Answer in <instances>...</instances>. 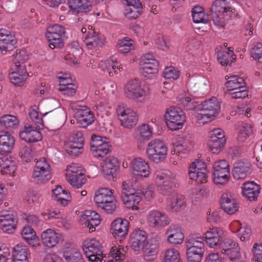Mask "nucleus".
I'll list each match as a JSON object with an SVG mask.
<instances>
[{
	"instance_id": "obj_30",
	"label": "nucleus",
	"mask_w": 262,
	"mask_h": 262,
	"mask_svg": "<svg viewBox=\"0 0 262 262\" xmlns=\"http://www.w3.org/2000/svg\"><path fill=\"white\" fill-rule=\"evenodd\" d=\"M101 166L104 175L113 176L118 168V160L114 157H107L101 163Z\"/></svg>"
},
{
	"instance_id": "obj_33",
	"label": "nucleus",
	"mask_w": 262,
	"mask_h": 262,
	"mask_svg": "<svg viewBox=\"0 0 262 262\" xmlns=\"http://www.w3.org/2000/svg\"><path fill=\"white\" fill-rule=\"evenodd\" d=\"M0 168L2 174L13 175L16 169L15 162L7 156H0Z\"/></svg>"
},
{
	"instance_id": "obj_34",
	"label": "nucleus",
	"mask_w": 262,
	"mask_h": 262,
	"mask_svg": "<svg viewBox=\"0 0 262 262\" xmlns=\"http://www.w3.org/2000/svg\"><path fill=\"white\" fill-rule=\"evenodd\" d=\"M226 79L228 80L226 83V87L230 91L243 89L246 87L245 80L236 75L226 76Z\"/></svg>"
},
{
	"instance_id": "obj_36",
	"label": "nucleus",
	"mask_w": 262,
	"mask_h": 262,
	"mask_svg": "<svg viewBox=\"0 0 262 262\" xmlns=\"http://www.w3.org/2000/svg\"><path fill=\"white\" fill-rule=\"evenodd\" d=\"M19 124L17 117L14 115H5L0 118L1 128L12 129L16 128Z\"/></svg>"
},
{
	"instance_id": "obj_10",
	"label": "nucleus",
	"mask_w": 262,
	"mask_h": 262,
	"mask_svg": "<svg viewBox=\"0 0 262 262\" xmlns=\"http://www.w3.org/2000/svg\"><path fill=\"white\" fill-rule=\"evenodd\" d=\"M221 208L228 214H233L238 209V203L234 194L226 191L223 193L220 198Z\"/></svg>"
},
{
	"instance_id": "obj_38",
	"label": "nucleus",
	"mask_w": 262,
	"mask_h": 262,
	"mask_svg": "<svg viewBox=\"0 0 262 262\" xmlns=\"http://www.w3.org/2000/svg\"><path fill=\"white\" fill-rule=\"evenodd\" d=\"M23 238L32 247L37 245L38 238L34 230L29 226L25 227L21 232Z\"/></svg>"
},
{
	"instance_id": "obj_18",
	"label": "nucleus",
	"mask_w": 262,
	"mask_h": 262,
	"mask_svg": "<svg viewBox=\"0 0 262 262\" xmlns=\"http://www.w3.org/2000/svg\"><path fill=\"white\" fill-rule=\"evenodd\" d=\"M17 223L15 216L12 214L6 213V212H0V227L7 233H13Z\"/></svg>"
},
{
	"instance_id": "obj_58",
	"label": "nucleus",
	"mask_w": 262,
	"mask_h": 262,
	"mask_svg": "<svg viewBox=\"0 0 262 262\" xmlns=\"http://www.w3.org/2000/svg\"><path fill=\"white\" fill-rule=\"evenodd\" d=\"M252 129L251 126L249 125L243 126L239 130L237 140L238 141L243 142L247 139V137L251 133Z\"/></svg>"
},
{
	"instance_id": "obj_39",
	"label": "nucleus",
	"mask_w": 262,
	"mask_h": 262,
	"mask_svg": "<svg viewBox=\"0 0 262 262\" xmlns=\"http://www.w3.org/2000/svg\"><path fill=\"white\" fill-rule=\"evenodd\" d=\"M102 246L100 243L95 239H91L89 242L85 241L83 244V251L85 254V251H90V253H96L101 252L102 251Z\"/></svg>"
},
{
	"instance_id": "obj_11",
	"label": "nucleus",
	"mask_w": 262,
	"mask_h": 262,
	"mask_svg": "<svg viewBox=\"0 0 262 262\" xmlns=\"http://www.w3.org/2000/svg\"><path fill=\"white\" fill-rule=\"evenodd\" d=\"M68 182L74 188H79L82 186V168L78 164L74 163L69 166L67 170Z\"/></svg>"
},
{
	"instance_id": "obj_60",
	"label": "nucleus",
	"mask_w": 262,
	"mask_h": 262,
	"mask_svg": "<svg viewBox=\"0 0 262 262\" xmlns=\"http://www.w3.org/2000/svg\"><path fill=\"white\" fill-rule=\"evenodd\" d=\"M193 20L194 23L198 24L206 25L209 22L208 15L205 12L192 14Z\"/></svg>"
},
{
	"instance_id": "obj_47",
	"label": "nucleus",
	"mask_w": 262,
	"mask_h": 262,
	"mask_svg": "<svg viewBox=\"0 0 262 262\" xmlns=\"http://www.w3.org/2000/svg\"><path fill=\"white\" fill-rule=\"evenodd\" d=\"M29 59V55L24 49L17 50L14 56L13 62L18 68L20 66H25V62Z\"/></svg>"
},
{
	"instance_id": "obj_43",
	"label": "nucleus",
	"mask_w": 262,
	"mask_h": 262,
	"mask_svg": "<svg viewBox=\"0 0 262 262\" xmlns=\"http://www.w3.org/2000/svg\"><path fill=\"white\" fill-rule=\"evenodd\" d=\"M231 14L228 13H210L214 25L219 28H224Z\"/></svg>"
},
{
	"instance_id": "obj_56",
	"label": "nucleus",
	"mask_w": 262,
	"mask_h": 262,
	"mask_svg": "<svg viewBox=\"0 0 262 262\" xmlns=\"http://www.w3.org/2000/svg\"><path fill=\"white\" fill-rule=\"evenodd\" d=\"M164 77L166 79L176 80L180 76V72L173 67H167L163 73Z\"/></svg>"
},
{
	"instance_id": "obj_62",
	"label": "nucleus",
	"mask_w": 262,
	"mask_h": 262,
	"mask_svg": "<svg viewBox=\"0 0 262 262\" xmlns=\"http://www.w3.org/2000/svg\"><path fill=\"white\" fill-rule=\"evenodd\" d=\"M122 190L121 193V198L124 196H126L129 193H134L137 191V189H139L138 185L132 186L130 187L129 183H127L126 182H124L122 183Z\"/></svg>"
},
{
	"instance_id": "obj_19",
	"label": "nucleus",
	"mask_w": 262,
	"mask_h": 262,
	"mask_svg": "<svg viewBox=\"0 0 262 262\" xmlns=\"http://www.w3.org/2000/svg\"><path fill=\"white\" fill-rule=\"evenodd\" d=\"M223 231L219 228H212L205 233L207 244L210 247L217 249L223 239Z\"/></svg>"
},
{
	"instance_id": "obj_46",
	"label": "nucleus",
	"mask_w": 262,
	"mask_h": 262,
	"mask_svg": "<svg viewBox=\"0 0 262 262\" xmlns=\"http://www.w3.org/2000/svg\"><path fill=\"white\" fill-rule=\"evenodd\" d=\"M233 51L229 49L227 51H220L217 53V60L222 66L230 64L233 60Z\"/></svg>"
},
{
	"instance_id": "obj_3",
	"label": "nucleus",
	"mask_w": 262,
	"mask_h": 262,
	"mask_svg": "<svg viewBox=\"0 0 262 262\" xmlns=\"http://www.w3.org/2000/svg\"><path fill=\"white\" fill-rule=\"evenodd\" d=\"M66 31L63 27L58 24L50 26L47 29L46 36L51 49L61 48L63 46V39Z\"/></svg>"
},
{
	"instance_id": "obj_49",
	"label": "nucleus",
	"mask_w": 262,
	"mask_h": 262,
	"mask_svg": "<svg viewBox=\"0 0 262 262\" xmlns=\"http://www.w3.org/2000/svg\"><path fill=\"white\" fill-rule=\"evenodd\" d=\"M180 261L179 252L175 249H169L165 252V262H179Z\"/></svg>"
},
{
	"instance_id": "obj_59",
	"label": "nucleus",
	"mask_w": 262,
	"mask_h": 262,
	"mask_svg": "<svg viewBox=\"0 0 262 262\" xmlns=\"http://www.w3.org/2000/svg\"><path fill=\"white\" fill-rule=\"evenodd\" d=\"M68 4L73 13L78 14L82 12V0H69Z\"/></svg>"
},
{
	"instance_id": "obj_44",
	"label": "nucleus",
	"mask_w": 262,
	"mask_h": 262,
	"mask_svg": "<svg viewBox=\"0 0 262 262\" xmlns=\"http://www.w3.org/2000/svg\"><path fill=\"white\" fill-rule=\"evenodd\" d=\"M48 218L49 219H56L60 220L59 222L61 223L62 226L66 229H69L72 227L70 220L67 219L62 212L59 210H54L49 212Z\"/></svg>"
},
{
	"instance_id": "obj_16",
	"label": "nucleus",
	"mask_w": 262,
	"mask_h": 262,
	"mask_svg": "<svg viewBox=\"0 0 262 262\" xmlns=\"http://www.w3.org/2000/svg\"><path fill=\"white\" fill-rule=\"evenodd\" d=\"M129 242L134 251L144 249L148 246L146 232L141 230L134 231L130 235Z\"/></svg>"
},
{
	"instance_id": "obj_26",
	"label": "nucleus",
	"mask_w": 262,
	"mask_h": 262,
	"mask_svg": "<svg viewBox=\"0 0 262 262\" xmlns=\"http://www.w3.org/2000/svg\"><path fill=\"white\" fill-rule=\"evenodd\" d=\"M19 136L22 140L28 142H35L41 139L40 133L31 126H25Z\"/></svg>"
},
{
	"instance_id": "obj_32",
	"label": "nucleus",
	"mask_w": 262,
	"mask_h": 262,
	"mask_svg": "<svg viewBox=\"0 0 262 262\" xmlns=\"http://www.w3.org/2000/svg\"><path fill=\"white\" fill-rule=\"evenodd\" d=\"M112 200H115V197L113 195L112 190L107 188L99 189L95 193L94 201L98 205H103L106 202H109Z\"/></svg>"
},
{
	"instance_id": "obj_50",
	"label": "nucleus",
	"mask_w": 262,
	"mask_h": 262,
	"mask_svg": "<svg viewBox=\"0 0 262 262\" xmlns=\"http://www.w3.org/2000/svg\"><path fill=\"white\" fill-rule=\"evenodd\" d=\"M19 156L23 161L28 163L33 159L34 152L30 147L26 146L20 150Z\"/></svg>"
},
{
	"instance_id": "obj_22",
	"label": "nucleus",
	"mask_w": 262,
	"mask_h": 262,
	"mask_svg": "<svg viewBox=\"0 0 262 262\" xmlns=\"http://www.w3.org/2000/svg\"><path fill=\"white\" fill-rule=\"evenodd\" d=\"M148 221L154 227H165L169 225V218L164 213L158 210L151 211L148 215Z\"/></svg>"
},
{
	"instance_id": "obj_45",
	"label": "nucleus",
	"mask_w": 262,
	"mask_h": 262,
	"mask_svg": "<svg viewBox=\"0 0 262 262\" xmlns=\"http://www.w3.org/2000/svg\"><path fill=\"white\" fill-rule=\"evenodd\" d=\"M187 248V259L189 262H200L203 255L204 249L199 248Z\"/></svg>"
},
{
	"instance_id": "obj_63",
	"label": "nucleus",
	"mask_w": 262,
	"mask_h": 262,
	"mask_svg": "<svg viewBox=\"0 0 262 262\" xmlns=\"http://www.w3.org/2000/svg\"><path fill=\"white\" fill-rule=\"evenodd\" d=\"M138 130L140 136L144 139H148L152 135V132L147 124L141 125Z\"/></svg>"
},
{
	"instance_id": "obj_14",
	"label": "nucleus",
	"mask_w": 262,
	"mask_h": 262,
	"mask_svg": "<svg viewBox=\"0 0 262 262\" xmlns=\"http://www.w3.org/2000/svg\"><path fill=\"white\" fill-rule=\"evenodd\" d=\"M128 226L129 222L127 220L121 218L116 219L111 224L112 234L116 239L121 241L127 235Z\"/></svg>"
},
{
	"instance_id": "obj_15",
	"label": "nucleus",
	"mask_w": 262,
	"mask_h": 262,
	"mask_svg": "<svg viewBox=\"0 0 262 262\" xmlns=\"http://www.w3.org/2000/svg\"><path fill=\"white\" fill-rule=\"evenodd\" d=\"M41 238L43 244L49 248H53L63 241L62 235L52 229L43 231L41 233Z\"/></svg>"
},
{
	"instance_id": "obj_13",
	"label": "nucleus",
	"mask_w": 262,
	"mask_h": 262,
	"mask_svg": "<svg viewBox=\"0 0 262 262\" xmlns=\"http://www.w3.org/2000/svg\"><path fill=\"white\" fill-rule=\"evenodd\" d=\"M124 93L128 98L134 99L142 97L144 91L141 88L140 80L135 78L126 83L124 87Z\"/></svg>"
},
{
	"instance_id": "obj_37",
	"label": "nucleus",
	"mask_w": 262,
	"mask_h": 262,
	"mask_svg": "<svg viewBox=\"0 0 262 262\" xmlns=\"http://www.w3.org/2000/svg\"><path fill=\"white\" fill-rule=\"evenodd\" d=\"M210 13L231 14V8L228 7L226 3V0H216L212 4L210 8Z\"/></svg>"
},
{
	"instance_id": "obj_57",
	"label": "nucleus",
	"mask_w": 262,
	"mask_h": 262,
	"mask_svg": "<svg viewBox=\"0 0 262 262\" xmlns=\"http://www.w3.org/2000/svg\"><path fill=\"white\" fill-rule=\"evenodd\" d=\"M64 257L68 262H82L80 252L76 250L71 254L68 252H64Z\"/></svg>"
},
{
	"instance_id": "obj_2",
	"label": "nucleus",
	"mask_w": 262,
	"mask_h": 262,
	"mask_svg": "<svg viewBox=\"0 0 262 262\" xmlns=\"http://www.w3.org/2000/svg\"><path fill=\"white\" fill-rule=\"evenodd\" d=\"M167 148L163 141L159 139L150 141L146 148V154L149 160L155 163L163 162L166 159Z\"/></svg>"
},
{
	"instance_id": "obj_54",
	"label": "nucleus",
	"mask_w": 262,
	"mask_h": 262,
	"mask_svg": "<svg viewBox=\"0 0 262 262\" xmlns=\"http://www.w3.org/2000/svg\"><path fill=\"white\" fill-rule=\"evenodd\" d=\"M152 67H142L140 68V72L144 77H149L150 75L155 74L158 73L159 66L158 62H154Z\"/></svg>"
},
{
	"instance_id": "obj_64",
	"label": "nucleus",
	"mask_w": 262,
	"mask_h": 262,
	"mask_svg": "<svg viewBox=\"0 0 262 262\" xmlns=\"http://www.w3.org/2000/svg\"><path fill=\"white\" fill-rule=\"evenodd\" d=\"M115 200H112L109 202H106L103 205H98V207L104 210L108 213H113L116 209V206L114 202Z\"/></svg>"
},
{
	"instance_id": "obj_42",
	"label": "nucleus",
	"mask_w": 262,
	"mask_h": 262,
	"mask_svg": "<svg viewBox=\"0 0 262 262\" xmlns=\"http://www.w3.org/2000/svg\"><path fill=\"white\" fill-rule=\"evenodd\" d=\"M226 139H217L215 136H211L208 143L209 147L213 154L219 153L224 147Z\"/></svg>"
},
{
	"instance_id": "obj_28",
	"label": "nucleus",
	"mask_w": 262,
	"mask_h": 262,
	"mask_svg": "<svg viewBox=\"0 0 262 262\" xmlns=\"http://www.w3.org/2000/svg\"><path fill=\"white\" fill-rule=\"evenodd\" d=\"M52 198L57 201L62 206H66L70 201V196L69 192L63 189L60 185H57L56 188L52 190Z\"/></svg>"
},
{
	"instance_id": "obj_51",
	"label": "nucleus",
	"mask_w": 262,
	"mask_h": 262,
	"mask_svg": "<svg viewBox=\"0 0 262 262\" xmlns=\"http://www.w3.org/2000/svg\"><path fill=\"white\" fill-rule=\"evenodd\" d=\"M190 179L196 181L198 183H205L207 182L206 171H191L189 172Z\"/></svg>"
},
{
	"instance_id": "obj_21",
	"label": "nucleus",
	"mask_w": 262,
	"mask_h": 262,
	"mask_svg": "<svg viewBox=\"0 0 262 262\" xmlns=\"http://www.w3.org/2000/svg\"><path fill=\"white\" fill-rule=\"evenodd\" d=\"M82 133L81 132L74 134L72 137L71 142L66 147L67 154L72 157H76L81 153Z\"/></svg>"
},
{
	"instance_id": "obj_5",
	"label": "nucleus",
	"mask_w": 262,
	"mask_h": 262,
	"mask_svg": "<svg viewBox=\"0 0 262 262\" xmlns=\"http://www.w3.org/2000/svg\"><path fill=\"white\" fill-rule=\"evenodd\" d=\"M32 178L34 182L39 184H45L50 179V166L45 159L41 158L36 162Z\"/></svg>"
},
{
	"instance_id": "obj_29",
	"label": "nucleus",
	"mask_w": 262,
	"mask_h": 262,
	"mask_svg": "<svg viewBox=\"0 0 262 262\" xmlns=\"http://www.w3.org/2000/svg\"><path fill=\"white\" fill-rule=\"evenodd\" d=\"M185 206V198L182 195H176L168 199L166 209L169 211H179Z\"/></svg>"
},
{
	"instance_id": "obj_52",
	"label": "nucleus",
	"mask_w": 262,
	"mask_h": 262,
	"mask_svg": "<svg viewBox=\"0 0 262 262\" xmlns=\"http://www.w3.org/2000/svg\"><path fill=\"white\" fill-rule=\"evenodd\" d=\"M85 42V46L89 49H93L98 46L102 47L103 45L102 41L99 38L98 36H95L83 40Z\"/></svg>"
},
{
	"instance_id": "obj_55",
	"label": "nucleus",
	"mask_w": 262,
	"mask_h": 262,
	"mask_svg": "<svg viewBox=\"0 0 262 262\" xmlns=\"http://www.w3.org/2000/svg\"><path fill=\"white\" fill-rule=\"evenodd\" d=\"M40 198V194L35 191H28L25 195V200L29 204L38 202Z\"/></svg>"
},
{
	"instance_id": "obj_53",
	"label": "nucleus",
	"mask_w": 262,
	"mask_h": 262,
	"mask_svg": "<svg viewBox=\"0 0 262 262\" xmlns=\"http://www.w3.org/2000/svg\"><path fill=\"white\" fill-rule=\"evenodd\" d=\"M251 54L254 60L262 63V44L258 43L255 45L251 50Z\"/></svg>"
},
{
	"instance_id": "obj_25",
	"label": "nucleus",
	"mask_w": 262,
	"mask_h": 262,
	"mask_svg": "<svg viewBox=\"0 0 262 262\" xmlns=\"http://www.w3.org/2000/svg\"><path fill=\"white\" fill-rule=\"evenodd\" d=\"M166 234L168 241L173 245L181 244L184 238L181 229L176 225H172L168 228Z\"/></svg>"
},
{
	"instance_id": "obj_61",
	"label": "nucleus",
	"mask_w": 262,
	"mask_h": 262,
	"mask_svg": "<svg viewBox=\"0 0 262 262\" xmlns=\"http://www.w3.org/2000/svg\"><path fill=\"white\" fill-rule=\"evenodd\" d=\"M207 171L206 166L205 163L198 160L193 162L189 167V172L191 171Z\"/></svg>"
},
{
	"instance_id": "obj_35",
	"label": "nucleus",
	"mask_w": 262,
	"mask_h": 262,
	"mask_svg": "<svg viewBox=\"0 0 262 262\" xmlns=\"http://www.w3.org/2000/svg\"><path fill=\"white\" fill-rule=\"evenodd\" d=\"M140 193L141 192H139V189H137L135 192L129 193L122 198V201L124 202L126 207L132 208L133 209H138L139 208L137 205L139 204L141 200Z\"/></svg>"
},
{
	"instance_id": "obj_23",
	"label": "nucleus",
	"mask_w": 262,
	"mask_h": 262,
	"mask_svg": "<svg viewBox=\"0 0 262 262\" xmlns=\"http://www.w3.org/2000/svg\"><path fill=\"white\" fill-rule=\"evenodd\" d=\"M260 187L254 182H247L242 187L243 195L250 201H255L260 193Z\"/></svg>"
},
{
	"instance_id": "obj_7",
	"label": "nucleus",
	"mask_w": 262,
	"mask_h": 262,
	"mask_svg": "<svg viewBox=\"0 0 262 262\" xmlns=\"http://www.w3.org/2000/svg\"><path fill=\"white\" fill-rule=\"evenodd\" d=\"M117 113L122 126L130 128L136 125L138 121L136 112L124 106H118Z\"/></svg>"
},
{
	"instance_id": "obj_31",
	"label": "nucleus",
	"mask_w": 262,
	"mask_h": 262,
	"mask_svg": "<svg viewBox=\"0 0 262 262\" xmlns=\"http://www.w3.org/2000/svg\"><path fill=\"white\" fill-rule=\"evenodd\" d=\"M30 253L26 246L18 244L13 248V262H29Z\"/></svg>"
},
{
	"instance_id": "obj_9",
	"label": "nucleus",
	"mask_w": 262,
	"mask_h": 262,
	"mask_svg": "<svg viewBox=\"0 0 262 262\" xmlns=\"http://www.w3.org/2000/svg\"><path fill=\"white\" fill-rule=\"evenodd\" d=\"M253 171L251 163L247 159L238 160L234 163L232 171V176L235 179H244L250 176Z\"/></svg>"
},
{
	"instance_id": "obj_4",
	"label": "nucleus",
	"mask_w": 262,
	"mask_h": 262,
	"mask_svg": "<svg viewBox=\"0 0 262 262\" xmlns=\"http://www.w3.org/2000/svg\"><path fill=\"white\" fill-rule=\"evenodd\" d=\"M168 127L172 130L181 128L185 121V116L179 108L170 107L167 108L164 115Z\"/></svg>"
},
{
	"instance_id": "obj_48",
	"label": "nucleus",
	"mask_w": 262,
	"mask_h": 262,
	"mask_svg": "<svg viewBox=\"0 0 262 262\" xmlns=\"http://www.w3.org/2000/svg\"><path fill=\"white\" fill-rule=\"evenodd\" d=\"M238 245L232 239L225 238L223 239L217 249H221L222 253L226 254L228 250L230 251V249L237 247Z\"/></svg>"
},
{
	"instance_id": "obj_20",
	"label": "nucleus",
	"mask_w": 262,
	"mask_h": 262,
	"mask_svg": "<svg viewBox=\"0 0 262 262\" xmlns=\"http://www.w3.org/2000/svg\"><path fill=\"white\" fill-rule=\"evenodd\" d=\"M16 43L14 35L5 29H0V51L6 52L12 50Z\"/></svg>"
},
{
	"instance_id": "obj_12",
	"label": "nucleus",
	"mask_w": 262,
	"mask_h": 262,
	"mask_svg": "<svg viewBox=\"0 0 262 262\" xmlns=\"http://www.w3.org/2000/svg\"><path fill=\"white\" fill-rule=\"evenodd\" d=\"M101 221L100 216L96 211L92 210H86L83 213V225L89 232L95 231L96 227L98 226Z\"/></svg>"
},
{
	"instance_id": "obj_1",
	"label": "nucleus",
	"mask_w": 262,
	"mask_h": 262,
	"mask_svg": "<svg viewBox=\"0 0 262 262\" xmlns=\"http://www.w3.org/2000/svg\"><path fill=\"white\" fill-rule=\"evenodd\" d=\"M199 108L201 112L197 113L196 118L199 123L205 124L212 120L219 113L220 104L216 98L212 97L202 103Z\"/></svg>"
},
{
	"instance_id": "obj_17",
	"label": "nucleus",
	"mask_w": 262,
	"mask_h": 262,
	"mask_svg": "<svg viewBox=\"0 0 262 262\" xmlns=\"http://www.w3.org/2000/svg\"><path fill=\"white\" fill-rule=\"evenodd\" d=\"M28 76L25 66H20L18 68L16 66L12 67L10 70L9 79L15 85L20 86L24 84Z\"/></svg>"
},
{
	"instance_id": "obj_8",
	"label": "nucleus",
	"mask_w": 262,
	"mask_h": 262,
	"mask_svg": "<svg viewBox=\"0 0 262 262\" xmlns=\"http://www.w3.org/2000/svg\"><path fill=\"white\" fill-rule=\"evenodd\" d=\"M107 139L101 136L92 135L91 143V150L95 152V156L104 157L110 151L111 146L107 141Z\"/></svg>"
},
{
	"instance_id": "obj_6",
	"label": "nucleus",
	"mask_w": 262,
	"mask_h": 262,
	"mask_svg": "<svg viewBox=\"0 0 262 262\" xmlns=\"http://www.w3.org/2000/svg\"><path fill=\"white\" fill-rule=\"evenodd\" d=\"M213 180L216 184H225L230 177L229 165L225 160H219L214 163L213 167Z\"/></svg>"
},
{
	"instance_id": "obj_27",
	"label": "nucleus",
	"mask_w": 262,
	"mask_h": 262,
	"mask_svg": "<svg viewBox=\"0 0 262 262\" xmlns=\"http://www.w3.org/2000/svg\"><path fill=\"white\" fill-rule=\"evenodd\" d=\"M15 143V140L8 132H5L4 134L0 135V154L10 153L13 149Z\"/></svg>"
},
{
	"instance_id": "obj_41",
	"label": "nucleus",
	"mask_w": 262,
	"mask_h": 262,
	"mask_svg": "<svg viewBox=\"0 0 262 262\" xmlns=\"http://www.w3.org/2000/svg\"><path fill=\"white\" fill-rule=\"evenodd\" d=\"M204 239L201 236H198L195 235L189 236L186 242V248L200 249H204Z\"/></svg>"
},
{
	"instance_id": "obj_40",
	"label": "nucleus",
	"mask_w": 262,
	"mask_h": 262,
	"mask_svg": "<svg viewBox=\"0 0 262 262\" xmlns=\"http://www.w3.org/2000/svg\"><path fill=\"white\" fill-rule=\"evenodd\" d=\"M133 40L125 37L118 41L116 45L117 50L121 53L126 54L130 51L134 50Z\"/></svg>"
},
{
	"instance_id": "obj_24",
	"label": "nucleus",
	"mask_w": 262,
	"mask_h": 262,
	"mask_svg": "<svg viewBox=\"0 0 262 262\" xmlns=\"http://www.w3.org/2000/svg\"><path fill=\"white\" fill-rule=\"evenodd\" d=\"M133 173L135 175L147 177L149 174V167L147 162L140 158L132 161Z\"/></svg>"
}]
</instances>
